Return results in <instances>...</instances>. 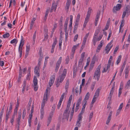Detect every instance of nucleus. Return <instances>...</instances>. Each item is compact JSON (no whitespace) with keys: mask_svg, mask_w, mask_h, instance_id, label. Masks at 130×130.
<instances>
[{"mask_svg":"<svg viewBox=\"0 0 130 130\" xmlns=\"http://www.w3.org/2000/svg\"><path fill=\"white\" fill-rule=\"evenodd\" d=\"M101 64H100L96 69L94 75L93 77H94L95 76H97V80L98 81H99L100 78L101 73L100 69L101 68Z\"/></svg>","mask_w":130,"mask_h":130,"instance_id":"nucleus-1","label":"nucleus"},{"mask_svg":"<svg viewBox=\"0 0 130 130\" xmlns=\"http://www.w3.org/2000/svg\"><path fill=\"white\" fill-rule=\"evenodd\" d=\"M130 13V6L128 5L126 6L125 9L123 12L122 18L124 19L125 16L126 15L127 16H128Z\"/></svg>","mask_w":130,"mask_h":130,"instance_id":"nucleus-2","label":"nucleus"},{"mask_svg":"<svg viewBox=\"0 0 130 130\" xmlns=\"http://www.w3.org/2000/svg\"><path fill=\"white\" fill-rule=\"evenodd\" d=\"M33 82L34 84V90L36 91L37 90L38 86H37L38 84V80L35 76H34V77Z\"/></svg>","mask_w":130,"mask_h":130,"instance_id":"nucleus-3","label":"nucleus"},{"mask_svg":"<svg viewBox=\"0 0 130 130\" xmlns=\"http://www.w3.org/2000/svg\"><path fill=\"white\" fill-rule=\"evenodd\" d=\"M62 60V57H60L57 61L56 64L55 69V71L56 72H57L59 69Z\"/></svg>","mask_w":130,"mask_h":130,"instance_id":"nucleus-4","label":"nucleus"},{"mask_svg":"<svg viewBox=\"0 0 130 130\" xmlns=\"http://www.w3.org/2000/svg\"><path fill=\"white\" fill-rule=\"evenodd\" d=\"M67 72V70L66 69H64L62 74H61V76H60V79L59 81V82L60 83H61L64 79V78Z\"/></svg>","mask_w":130,"mask_h":130,"instance_id":"nucleus-5","label":"nucleus"},{"mask_svg":"<svg viewBox=\"0 0 130 130\" xmlns=\"http://www.w3.org/2000/svg\"><path fill=\"white\" fill-rule=\"evenodd\" d=\"M121 7V5L120 4H117L116 6H114L113 8V13H116L117 11H119Z\"/></svg>","mask_w":130,"mask_h":130,"instance_id":"nucleus-6","label":"nucleus"},{"mask_svg":"<svg viewBox=\"0 0 130 130\" xmlns=\"http://www.w3.org/2000/svg\"><path fill=\"white\" fill-rule=\"evenodd\" d=\"M56 107V105L54 104L53 106L52 107V108L53 109L52 110V111L50 113L49 115V120L51 121L52 120V118L53 115V113L54 112Z\"/></svg>","mask_w":130,"mask_h":130,"instance_id":"nucleus-7","label":"nucleus"},{"mask_svg":"<svg viewBox=\"0 0 130 130\" xmlns=\"http://www.w3.org/2000/svg\"><path fill=\"white\" fill-rule=\"evenodd\" d=\"M70 112V111L68 112V111H66L65 110L63 114L62 119H66L68 121L69 119Z\"/></svg>","mask_w":130,"mask_h":130,"instance_id":"nucleus-8","label":"nucleus"},{"mask_svg":"<svg viewBox=\"0 0 130 130\" xmlns=\"http://www.w3.org/2000/svg\"><path fill=\"white\" fill-rule=\"evenodd\" d=\"M101 10H98L97 12V14L96 16V18L95 19V26H96L97 25V22L98 21V19L99 18L100 16V15L101 13Z\"/></svg>","mask_w":130,"mask_h":130,"instance_id":"nucleus-9","label":"nucleus"},{"mask_svg":"<svg viewBox=\"0 0 130 130\" xmlns=\"http://www.w3.org/2000/svg\"><path fill=\"white\" fill-rule=\"evenodd\" d=\"M112 113V111H110V113L109 114V116L107 120L106 123V124L108 125V124L109 123L111 120Z\"/></svg>","mask_w":130,"mask_h":130,"instance_id":"nucleus-10","label":"nucleus"},{"mask_svg":"<svg viewBox=\"0 0 130 130\" xmlns=\"http://www.w3.org/2000/svg\"><path fill=\"white\" fill-rule=\"evenodd\" d=\"M90 94L89 92H87L86 94L85 98L84 100L83 101L82 103L83 104L84 102H85V101H87V100H88L89 98Z\"/></svg>","mask_w":130,"mask_h":130,"instance_id":"nucleus-11","label":"nucleus"},{"mask_svg":"<svg viewBox=\"0 0 130 130\" xmlns=\"http://www.w3.org/2000/svg\"><path fill=\"white\" fill-rule=\"evenodd\" d=\"M70 24L69 26V28L70 29H72V22L73 20V16L72 15H70Z\"/></svg>","mask_w":130,"mask_h":130,"instance_id":"nucleus-12","label":"nucleus"},{"mask_svg":"<svg viewBox=\"0 0 130 130\" xmlns=\"http://www.w3.org/2000/svg\"><path fill=\"white\" fill-rule=\"evenodd\" d=\"M87 101H85V102H84V104L83 105V107L82 108V110L80 111V113H83L84 111H85V109L86 106L87 105Z\"/></svg>","mask_w":130,"mask_h":130,"instance_id":"nucleus-13","label":"nucleus"},{"mask_svg":"<svg viewBox=\"0 0 130 130\" xmlns=\"http://www.w3.org/2000/svg\"><path fill=\"white\" fill-rule=\"evenodd\" d=\"M55 1H53V3L52 4V5L51 7V9H52V10H53L54 9V11L55 12L56 9L57 8V5H55Z\"/></svg>","mask_w":130,"mask_h":130,"instance_id":"nucleus-14","label":"nucleus"},{"mask_svg":"<svg viewBox=\"0 0 130 130\" xmlns=\"http://www.w3.org/2000/svg\"><path fill=\"white\" fill-rule=\"evenodd\" d=\"M130 87V80H129L127 82L125 86L126 89H128Z\"/></svg>","mask_w":130,"mask_h":130,"instance_id":"nucleus-15","label":"nucleus"},{"mask_svg":"<svg viewBox=\"0 0 130 130\" xmlns=\"http://www.w3.org/2000/svg\"><path fill=\"white\" fill-rule=\"evenodd\" d=\"M48 90L47 89L46 90V93L45 94H45L43 97V100L44 101H45V100L47 101V93Z\"/></svg>","mask_w":130,"mask_h":130,"instance_id":"nucleus-16","label":"nucleus"},{"mask_svg":"<svg viewBox=\"0 0 130 130\" xmlns=\"http://www.w3.org/2000/svg\"><path fill=\"white\" fill-rule=\"evenodd\" d=\"M125 20L124 19H122V20L121 24L120 25V27L119 32H120L121 29L122 27L124 26V24Z\"/></svg>","mask_w":130,"mask_h":130,"instance_id":"nucleus-17","label":"nucleus"},{"mask_svg":"<svg viewBox=\"0 0 130 130\" xmlns=\"http://www.w3.org/2000/svg\"><path fill=\"white\" fill-rule=\"evenodd\" d=\"M104 43V41L103 40H102L100 44H99L98 46L97 47L98 48V49L100 50L101 48L102 47L103 45V44Z\"/></svg>","mask_w":130,"mask_h":130,"instance_id":"nucleus-18","label":"nucleus"},{"mask_svg":"<svg viewBox=\"0 0 130 130\" xmlns=\"http://www.w3.org/2000/svg\"><path fill=\"white\" fill-rule=\"evenodd\" d=\"M63 20V18L62 16H61L60 19V20L59 22V25L61 27H62V21Z\"/></svg>","mask_w":130,"mask_h":130,"instance_id":"nucleus-19","label":"nucleus"},{"mask_svg":"<svg viewBox=\"0 0 130 130\" xmlns=\"http://www.w3.org/2000/svg\"><path fill=\"white\" fill-rule=\"evenodd\" d=\"M83 113H80L78 115V117L77 119V120H78L80 121H81L82 120V119L83 118V117L82 116V115Z\"/></svg>","mask_w":130,"mask_h":130,"instance_id":"nucleus-20","label":"nucleus"},{"mask_svg":"<svg viewBox=\"0 0 130 130\" xmlns=\"http://www.w3.org/2000/svg\"><path fill=\"white\" fill-rule=\"evenodd\" d=\"M100 92V89L99 88H98L96 90V92L95 93L94 96H96L98 97L99 96Z\"/></svg>","mask_w":130,"mask_h":130,"instance_id":"nucleus-21","label":"nucleus"},{"mask_svg":"<svg viewBox=\"0 0 130 130\" xmlns=\"http://www.w3.org/2000/svg\"><path fill=\"white\" fill-rule=\"evenodd\" d=\"M96 59L95 56V55L93 56L92 59L91 63L90 64H94L95 62Z\"/></svg>","mask_w":130,"mask_h":130,"instance_id":"nucleus-22","label":"nucleus"},{"mask_svg":"<svg viewBox=\"0 0 130 130\" xmlns=\"http://www.w3.org/2000/svg\"><path fill=\"white\" fill-rule=\"evenodd\" d=\"M79 45V44H78L76 45H74L72 47V53H74L75 50L76 49V47Z\"/></svg>","mask_w":130,"mask_h":130,"instance_id":"nucleus-23","label":"nucleus"},{"mask_svg":"<svg viewBox=\"0 0 130 130\" xmlns=\"http://www.w3.org/2000/svg\"><path fill=\"white\" fill-rule=\"evenodd\" d=\"M82 100V96H80L79 97V98L77 101L76 104L80 105L81 103Z\"/></svg>","mask_w":130,"mask_h":130,"instance_id":"nucleus-24","label":"nucleus"},{"mask_svg":"<svg viewBox=\"0 0 130 130\" xmlns=\"http://www.w3.org/2000/svg\"><path fill=\"white\" fill-rule=\"evenodd\" d=\"M3 36L4 38H7L9 37L10 35L9 33L6 32L5 34H4Z\"/></svg>","mask_w":130,"mask_h":130,"instance_id":"nucleus-25","label":"nucleus"},{"mask_svg":"<svg viewBox=\"0 0 130 130\" xmlns=\"http://www.w3.org/2000/svg\"><path fill=\"white\" fill-rule=\"evenodd\" d=\"M57 42V40L56 38L54 40V41L53 43V44L52 45V47L55 48Z\"/></svg>","mask_w":130,"mask_h":130,"instance_id":"nucleus-26","label":"nucleus"},{"mask_svg":"<svg viewBox=\"0 0 130 130\" xmlns=\"http://www.w3.org/2000/svg\"><path fill=\"white\" fill-rule=\"evenodd\" d=\"M55 75H53L51 76L50 78V81L52 82V83L53 82H54L55 79Z\"/></svg>","mask_w":130,"mask_h":130,"instance_id":"nucleus-27","label":"nucleus"},{"mask_svg":"<svg viewBox=\"0 0 130 130\" xmlns=\"http://www.w3.org/2000/svg\"><path fill=\"white\" fill-rule=\"evenodd\" d=\"M24 39L23 37L22 36L21 37V40L20 41V44H22V47L23 46L24 43Z\"/></svg>","mask_w":130,"mask_h":130,"instance_id":"nucleus-28","label":"nucleus"},{"mask_svg":"<svg viewBox=\"0 0 130 130\" xmlns=\"http://www.w3.org/2000/svg\"><path fill=\"white\" fill-rule=\"evenodd\" d=\"M18 42V41L16 39H14L11 41L10 43L11 44H13L15 43V44H16Z\"/></svg>","mask_w":130,"mask_h":130,"instance_id":"nucleus-29","label":"nucleus"},{"mask_svg":"<svg viewBox=\"0 0 130 130\" xmlns=\"http://www.w3.org/2000/svg\"><path fill=\"white\" fill-rule=\"evenodd\" d=\"M80 15L79 14H78L76 18V19L75 22H77L78 23H79L78 22L79 21L80 18Z\"/></svg>","mask_w":130,"mask_h":130,"instance_id":"nucleus-30","label":"nucleus"},{"mask_svg":"<svg viewBox=\"0 0 130 130\" xmlns=\"http://www.w3.org/2000/svg\"><path fill=\"white\" fill-rule=\"evenodd\" d=\"M112 60L109 59L108 61V63L107 64V69H110L111 64V63Z\"/></svg>","mask_w":130,"mask_h":130,"instance_id":"nucleus-31","label":"nucleus"},{"mask_svg":"<svg viewBox=\"0 0 130 130\" xmlns=\"http://www.w3.org/2000/svg\"><path fill=\"white\" fill-rule=\"evenodd\" d=\"M79 23L77 22H75V25L74 26L73 30H76L78 26V25Z\"/></svg>","mask_w":130,"mask_h":130,"instance_id":"nucleus-32","label":"nucleus"},{"mask_svg":"<svg viewBox=\"0 0 130 130\" xmlns=\"http://www.w3.org/2000/svg\"><path fill=\"white\" fill-rule=\"evenodd\" d=\"M93 115V112H92L90 114L89 118V121L90 122L92 118Z\"/></svg>","mask_w":130,"mask_h":130,"instance_id":"nucleus-33","label":"nucleus"},{"mask_svg":"<svg viewBox=\"0 0 130 130\" xmlns=\"http://www.w3.org/2000/svg\"><path fill=\"white\" fill-rule=\"evenodd\" d=\"M69 84V81H67V83H66L65 86V89L66 90V91L67 92V89L68 88V86Z\"/></svg>","mask_w":130,"mask_h":130,"instance_id":"nucleus-34","label":"nucleus"},{"mask_svg":"<svg viewBox=\"0 0 130 130\" xmlns=\"http://www.w3.org/2000/svg\"><path fill=\"white\" fill-rule=\"evenodd\" d=\"M121 58V56L120 55L118 57L117 61V64H118L120 62Z\"/></svg>","mask_w":130,"mask_h":130,"instance_id":"nucleus-35","label":"nucleus"},{"mask_svg":"<svg viewBox=\"0 0 130 130\" xmlns=\"http://www.w3.org/2000/svg\"><path fill=\"white\" fill-rule=\"evenodd\" d=\"M81 121H78V120H77L76 123V125L77 126V127H80L81 126Z\"/></svg>","mask_w":130,"mask_h":130,"instance_id":"nucleus-36","label":"nucleus"},{"mask_svg":"<svg viewBox=\"0 0 130 130\" xmlns=\"http://www.w3.org/2000/svg\"><path fill=\"white\" fill-rule=\"evenodd\" d=\"M69 60V56H68L65 59L66 62L65 64H68Z\"/></svg>","mask_w":130,"mask_h":130,"instance_id":"nucleus-37","label":"nucleus"},{"mask_svg":"<svg viewBox=\"0 0 130 130\" xmlns=\"http://www.w3.org/2000/svg\"><path fill=\"white\" fill-rule=\"evenodd\" d=\"M83 60H81L80 59H79L78 65V67H81L82 64V63L83 62Z\"/></svg>","mask_w":130,"mask_h":130,"instance_id":"nucleus-38","label":"nucleus"},{"mask_svg":"<svg viewBox=\"0 0 130 130\" xmlns=\"http://www.w3.org/2000/svg\"><path fill=\"white\" fill-rule=\"evenodd\" d=\"M64 95L65 93H63L61 96L59 101L62 102L63 99Z\"/></svg>","mask_w":130,"mask_h":130,"instance_id":"nucleus-39","label":"nucleus"},{"mask_svg":"<svg viewBox=\"0 0 130 130\" xmlns=\"http://www.w3.org/2000/svg\"><path fill=\"white\" fill-rule=\"evenodd\" d=\"M26 114V109L25 108L24 109L22 115V118L23 119H24V117L25 116Z\"/></svg>","mask_w":130,"mask_h":130,"instance_id":"nucleus-40","label":"nucleus"},{"mask_svg":"<svg viewBox=\"0 0 130 130\" xmlns=\"http://www.w3.org/2000/svg\"><path fill=\"white\" fill-rule=\"evenodd\" d=\"M92 10L91 8H88V10L87 15L90 16L91 11Z\"/></svg>","mask_w":130,"mask_h":130,"instance_id":"nucleus-41","label":"nucleus"},{"mask_svg":"<svg viewBox=\"0 0 130 130\" xmlns=\"http://www.w3.org/2000/svg\"><path fill=\"white\" fill-rule=\"evenodd\" d=\"M70 4H68V3L67 4V3L66 4V6L65 7V9L66 10H67L68 11V10L69 9V7L70 6Z\"/></svg>","mask_w":130,"mask_h":130,"instance_id":"nucleus-42","label":"nucleus"},{"mask_svg":"<svg viewBox=\"0 0 130 130\" xmlns=\"http://www.w3.org/2000/svg\"><path fill=\"white\" fill-rule=\"evenodd\" d=\"M8 106L7 107V112L6 113L10 115L11 113V110L12 109L9 108L8 111Z\"/></svg>","mask_w":130,"mask_h":130,"instance_id":"nucleus-43","label":"nucleus"},{"mask_svg":"<svg viewBox=\"0 0 130 130\" xmlns=\"http://www.w3.org/2000/svg\"><path fill=\"white\" fill-rule=\"evenodd\" d=\"M31 76L30 74V73H28L26 79L27 80H29L30 79V77Z\"/></svg>","mask_w":130,"mask_h":130,"instance_id":"nucleus-44","label":"nucleus"},{"mask_svg":"<svg viewBox=\"0 0 130 130\" xmlns=\"http://www.w3.org/2000/svg\"><path fill=\"white\" fill-rule=\"evenodd\" d=\"M85 53L83 52V53L81 55V57L80 59L82 60H84V58L85 56Z\"/></svg>","mask_w":130,"mask_h":130,"instance_id":"nucleus-45","label":"nucleus"},{"mask_svg":"<svg viewBox=\"0 0 130 130\" xmlns=\"http://www.w3.org/2000/svg\"><path fill=\"white\" fill-rule=\"evenodd\" d=\"M59 78H58V79H57V81H56V85L57 87H58L60 85V82H59Z\"/></svg>","mask_w":130,"mask_h":130,"instance_id":"nucleus-46","label":"nucleus"},{"mask_svg":"<svg viewBox=\"0 0 130 130\" xmlns=\"http://www.w3.org/2000/svg\"><path fill=\"white\" fill-rule=\"evenodd\" d=\"M9 115H10L6 113V116L5 117V122L6 123H7V121L9 116Z\"/></svg>","mask_w":130,"mask_h":130,"instance_id":"nucleus-47","label":"nucleus"},{"mask_svg":"<svg viewBox=\"0 0 130 130\" xmlns=\"http://www.w3.org/2000/svg\"><path fill=\"white\" fill-rule=\"evenodd\" d=\"M39 69L38 67L36 66L34 68V72H38L39 71Z\"/></svg>","mask_w":130,"mask_h":130,"instance_id":"nucleus-48","label":"nucleus"},{"mask_svg":"<svg viewBox=\"0 0 130 130\" xmlns=\"http://www.w3.org/2000/svg\"><path fill=\"white\" fill-rule=\"evenodd\" d=\"M44 38L43 40V41L46 40L48 38V35L47 33H45L44 34Z\"/></svg>","mask_w":130,"mask_h":130,"instance_id":"nucleus-49","label":"nucleus"},{"mask_svg":"<svg viewBox=\"0 0 130 130\" xmlns=\"http://www.w3.org/2000/svg\"><path fill=\"white\" fill-rule=\"evenodd\" d=\"M71 105V104L69 103H67V107L66 108V111H68L69 108L70 107V106Z\"/></svg>","mask_w":130,"mask_h":130,"instance_id":"nucleus-50","label":"nucleus"},{"mask_svg":"<svg viewBox=\"0 0 130 130\" xmlns=\"http://www.w3.org/2000/svg\"><path fill=\"white\" fill-rule=\"evenodd\" d=\"M22 76V74H21V73L20 72V74H19V77L18 79V82H19L21 80V77Z\"/></svg>","mask_w":130,"mask_h":130,"instance_id":"nucleus-51","label":"nucleus"},{"mask_svg":"<svg viewBox=\"0 0 130 130\" xmlns=\"http://www.w3.org/2000/svg\"><path fill=\"white\" fill-rule=\"evenodd\" d=\"M57 24L56 23H55L54 25V27L52 29L51 32H54L55 31V29L56 28Z\"/></svg>","mask_w":130,"mask_h":130,"instance_id":"nucleus-52","label":"nucleus"},{"mask_svg":"<svg viewBox=\"0 0 130 130\" xmlns=\"http://www.w3.org/2000/svg\"><path fill=\"white\" fill-rule=\"evenodd\" d=\"M30 48V46L29 45H28V46L27 45L26 46V52H29V51Z\"/></svg>","mask_w":130,"mask_h":130,"instance_id":"nucleus-53","label":"nucleus"},{"mask_svg":"<svg viewBox=\"0 0 130 130\" xmlns=\"http://www.w3.org/2000/svg\"><path fill=\"white\" fill-rule=\"evenodd\" d=\"M94 66V64H90V67L89 69V71H91Z\"/></svg>","mask_w":130,"mask_h":130,"instance_id":"nucleus-54","label":"nucleus"},{"mask_svg":"<svg viewBox=\"0 0 130 130\" xmlns=\"http://www.w3.org/2000/svg\"><path fill=\"white\" fill-rule=\"evenodd\" d=\"M103 35L102 34H100L99 37L97 39V40L98 41H100L101 39L102 36Z\"/></svg>","mask_w":130,"mask_h":130,"instance_id":"nucleus-55","label":"nucleus"},{"mask_svg":"<svg viewBox=\"0 0 130 130\" xmlns=\"http://www.w3.org/2000/svg\"><path fill=\"white\" fill-rule=\"evenodd\" d=\"M22 44H20L19 47V52H20L21 50H22Z\"/></svg>","mask_w":130,"mask_h":130,"instance_id":"nucleus-56","label":"nucleus"},{"mask_svg":"<svg viewBox=\"0 0 130 130\" xmlns=\"http://www.w3.org/2000/svg\"><path fill=\"white\" fill-rule=\"evenodd\" d=\"M78 37V34L76 35L74 38V41L75 42L76 41V40H77V38Z\"/></svg>","mask_w":130,"mask_h":130,"instance_id":"nucleus-57","label":"nucleus"},{"mask_svg":"<svg viewBox=\"0 0 130 130\" xmlns=\"http://www.w3.org/2000/svg\"><path fill=\"white\" fill-rule=\"evenodd\" d=\"M65 41H67L68 39V33L67 31L65 32Z\"/></svg>","mask_w":130,"mask_h":130,"instance_id":"nucleus-58","label":"nucleus"},{"mask_svg":"<svg viewBox=\"0 0 130 130\" xmlns=\"http://www.w3.org/2000/svg\"><path fill=\"white\" fill-rule=\"evenodd\" d=\"M79 105H78L76 104V108L75 110V112H76L78 111V109H79Z\"/></svg>","mask_w":130,"mask_h":130,"instance_id":"nucleus-59","label":"nucleus"},{"mask_svg":"<svg viewBox=\"0 0 130 130\" xmlns=\"http://www.w3.org/2000/svg\"><path fill=\"white\" fill-rule=\"evenodd\" d=\"M109 25H107V23L105 27V28L103 30V31H104L105 30H107L109 28Z\"/></svg>","mask_w":130,"mask_h":130,"instance_id":"nucleus-60","label":"nucleus"},{"mask_svg":"<svg viewBox=\"0 0 130 130\" xmlns=\"http://www.w3.org/2000/svg\"><path fill=\"white\" fill-rule=\"evenodd\" d=\"M67 26H68V24H66L65 23V24L64 25V29L65 32H66V31H67Z\"/></svg>","mask_w":130,"mask_h":130,"instance_id":"nucleus-61","label":"nucleus"},{"mask_svg":"<svg viewBox=\"0 0 130 130\" xmlns=\"http://www.w3.org/2000/svg\"><path fill=\"white\" fill-rule=\"evenodd\" d=\"M45 101H44L43 100V102L42 103L41 106V108H43L45 106Z\"/></svg>","mask_w":130,"mask_h":130,"instance_id":"nucleus-62","label":"nucleus"},{"mask_svg":"<svg viewBox=\"0 0 130 130\" xmlns=\"http://www.w3.org/2000/svg\"><path fill=\"white\" fill-rule=\"evenodd\" d=\"M123 103H121L120 105L119 106V108L118 109L121 110L123 107Z\"/></svg>","mask_w":130,"mask_h":130,"instance_id":"nucleus-63","label":"nucleus"},{"mask_svg":"<svg viewBox=\"0 0 130 130\" xmlns=\"http://www.w3.org/2000/svg\"><path fill=\"white\" fill-rule=\"evenodd\" d=\"M121 110H120V109H118L117 111V112L116 114V116H118L120 113V111H121Z\"/></svg>","mask_w":130,"mask_h":130,"instance_id":"nucleus-64","label":"nucleus"}]
</instances>
